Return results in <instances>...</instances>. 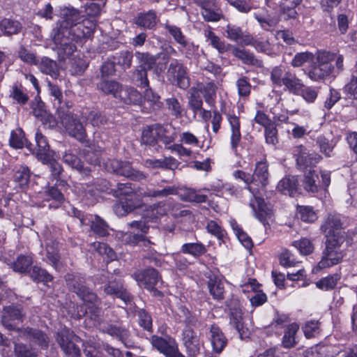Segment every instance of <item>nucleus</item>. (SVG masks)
<instances>
[{
    "mask_svg": "<svg viewBox=\"0 0 357 357\" xmlns=\"http://www.w3.org/2000/svg\"><path fill=\"white\" fill-rule=\"evenodd\" d=\"M82 17L79 10L66 7L63 10L61 20L56 23V26L53 29V41L61 60L70 56L77 49L75 45L69 42L66 34L68 28L82 21Z\"/></svg>",
    "mask_w": 357,
    "mask_h": 357,
    "instance_id": "nucleus-1",
    "label": "nucleus"
},
{
    "mask_svg": "<svg viewBox=\"0 0 357 357\" xmlns=\"http://www.w3.org/2000/svg\"><path fill=\"white\" fill-rule=\"evenodd\" d=\"M315 62L305 74L312 82H323L331 75L339 74L344 70V56L330 51L320 50L315 54Z\"/></svg>",
    "mask_w": 357,
    "mask_h": 357,
    "instance_id": "nucleus-2",
    "label": "nucleus"
},
{
    "mask_svg": "<svg viewBox=\"0 0 357 357\" xmlns=\"http://www.w3.org/2000/svg\"><path fill=\"white\" fill-rule=\"evenodd\" d=\"M65 279L69 289L75 292L86 305L85 314L91 319L98 321L102 315V309L97 295L85 286L84 279L79 275L67 274Z\"/></svg>",
    "mask_w": 357,
    "mask_h": 357,
    "instance_id": "nucleus-3",
    "label": "nucleus"
},
{
    "mask_svg": "<svg viewBox=\"0 0 357 357\" xmlns=\"http://www.w3.org/2000/svg\"><path fill=\"white\" fill-rule=\"evenodd\" d=\"M179 310L185 317L183 320L185 326L182 331L183 344L188 356H196L200 352L201 342L199 336L192 326L196 325L197 319L185 306H181Z\"/></svg>",
    "mask_w": 357,
    "mask_h": 357,
    "instance_id": "nucleus-4",
    "label": "nucleus"
},
{
    "mask_svg": "<svg viewBox=\"0 0 357 357\" xmlns=\"http://www.w3.org/2000/svg\"><path fill=\"white\" fill-rule=\"evenodd\" d=\"M345 240L339 236L326 240L325 248L317 266V270L330 268L342 262L345 256L344 250L342 249Z\"/></svg>",
    "mask_w": 357,
    "mask_h": 357,
    "instance_id": "nucleus-5",
    "label": "nucleus"
},
{
    "mask_svg": "<svg viewBox=\"0 0 357 357\" xmlns=\"http://www.w3.org/2000/svg\"><path fill=\"white\" fill-rule=\"evenodd\" d=\"M271 81L275 87L284 86L285 90L294 95L304 86V83L291 70L280 66H275L271 71Z\"/></svg>",
    "mask_w": 357,
    "mask_h": 357,
    "instance_id": "nucleus-6",
    "label": "nucleus"
},
{
    "mask_svg": "<svg viewBox=\"0 0 357 357\" xmlns=\"http://www.w3.org/2000/svg\"><path fill=\"white\" fill-rule=\"evenodd\" d=\"M119 202L114 206V211L118 216H123L137 208L141 200L131 188L130 183H118Z\"/></svg>",
    "mask_w": 357,
    "mask_h": 357,
    "instance_id": "nucleus-7",
    "label": "nucleus"
},
{
    "mask_svg": "<svg viewBox=\"0 0 357 357\" xmlns=\"http://www.w3.org/2000/svg\"><path fill=\"white\" fill-rule=\"evenodd\" d=\"M331 181V172L321 170L319 174L314 169L305 171L302 185L305 191L316 194L326 191Z\"/></svg>",
    "mask_w": 357,
    "mask_h": 357,
    "instance_id": "nucleus-8",
    "label": "nucleus"
},
{
    "mask_svg": "<svg viewBox=\"0 0 357 357\" xmlns=\"http://www.w3.org/2000/svg\"><path fill=\"white\" fill-rule=\"evenodd\" d=\"M66 132L71 137L84 144L89 142L85 128L76 114L65 110L58 114Z\"/></svg>",
    "mask_w": 357,
    "mask_h": 357,
    "instance_id": "nucleus-9",
    "label": "nucleus"
},
{
    "mask_svg": "<svg viewBox=\"0 0 357 357\" xmlns=\"http://www.w3.org/2000/svg\"><path fill=\"white\" fill-rule=\"evenodd\" d=\"M133 278L138 282L140 287H143L155 297H162L163 294L156 287V284L160 278L158 271L153 268H148L135 272L132 275Z\"/></svg>",
    "mask_w": 357,
    "mask_h": 357,
    "instance_id": "nucleus-10",
    "label": "nucleus"
},
{
    "mask_svg": "<svg viewBox=\"0 0 357 357\" xmlns=\"http://www.w3.org/2000/svg\"><path fill=\"white\" fill-rule=\"evenodd\" d=\"M167 78L172 84H175L181 89H187L190 85V78L187 74V68L177 59L169 63L167 73Z\"/></svg>",
    "mask_w": 357,
    "mask_h": 357,
    "instance_id": "nucleus-11",
    "label": "nucleus"
},
{
    "mask_svg": "<svg viewBox=\"0 0 357 357\" xmlns=\"http://www.w3.org/2000/svg\"><path fill=\"white\" fill-rule=\"evenodd\" d=\"M106 169L108 172L127 177L132 181H139L145 179V174L132 168L130 162L116 159L110 160L106 163Z\"/></svg>",
    "mask_w": 357,
    "mask_h": 357,
    "instance_id": "nucleus-12",
    "label": "nucleus"
},
{
    "mask_svg": "<svg viewBox=\"0 0 357 357\" xmlns=\"http://www.w3.org/2000/svg\"><path fill=\"white\" fill-rule=\"evenodd\" d=\"M77 338L73 331L67 328L59 330L56 335V341L61 350L71 357H81L80 349L75 343Z\"/></svg>",
    "mask_w": 357,
    "mask_h": 357,
    "instance_id": "nucleus-13",
    "label": "nucleus"
},
{
    "mask_svg": "<svg viewBox=\"0 0 357 357\" xmlns=\"http://www.w3.org/2000/svg\"><path fill=\"white\" fill-rule=\"evenodd\" d=\"M25 316L26 313L22 307L14 305L6 306L3 309L1 323L9 331L20 332L22 328H18L17 325L22 323Z\"/></svg>",
    "mask_w": 357,
    "mask_h": 357,
    "instance_id": "nucleus-14",
    "label": "nucleus"
},
{
    "mask_svg": "<svg viewBox=\"0 0 357 357\" xmlns=\"http://www.w3.org/2000/svg\"><path fill=\"white\" fill-rule=\"evenodd\" d=\"M102 332L120 340L126 348H133L135 342L130 334V331L121 325L113 324H105L101 326Z\"/></svg>",
    "mask_w": 357,
    "mask_h": 357,
    "instance_id": "nucleus-15",
    "label": "nucleus"
},
{
    "mask_svg": "<svg viewBox=\"0 0 357 357\" xmlns=\"http://www.w3.org/2000/svg\"><path fill=\"white\" fill-rule=\"evenodd\" d=\"M342 222L337 215L329 214L324 220L320 227L322 233L324 234L326 239L337 236L346 239L345 232L341 231Z\"/></svg>",
    "mask_w": 357,
    "mask_h": 357,
    "instance_id": "nucleus-16",
    "label": "nucleus"
},
{
    "mask_svg": "<svg viewBox=\"0 0 357 357\" xmlns=\"http://www.w3.org/2000/svg\"><path fill=\"white\" fill-rule=\"evenodd\" d=\"M103 290L107 295L120 298L126 304L130 303L132 301V296L127 290L124 282L121 279L109 280L105 284Z\"/></svg>",
    "mask_w": 357,
    "mask_h": 357,
    "instance_id": "nucleus-17",
    "label": "nucleus"
},
{
    "mask_svg": "<svg viewBox=\"0 0 357 357\" xmlns=\"http://www.w3.org/2000/svg\"><path fill=\"white\" fill-rule=\"evenodd\" d=\"M305 151V148L303 145L296 146L294 151V155L296 156L297 166L304 172L309 169H312L322 159L319 154L315 153H309Z\"/></svg>",
    "mask_w": 357,
    "mask_h": 357,
    "instance_id": "nucleus-18",
    "label": "nucleus"
},
{
    "mask_svg": "<svg viewBox=\"0 0 357 357\" xmlns=\"http://www.w3.org/2000/svg\"><path fill=\"white\" fill-rule=\"evenodd\" d=\"M252 195L254 200H250V206L254 211L256 218L265 225L272 218L273 210L263 198L257 195L256 192Z\"/></svg>",
    "mask_w": 357,
    "mask_h": 357,
    "instance_id": "nucleus-19",
    "label": "nucleus"
},
{
    "mask_svg": "<svg viewBox=\"0 0 357 357\" xmlns=\"http://www.w3.org/2000/svg\"><path fill=\"white\" fill-rule=\"evenodd\" d=\"M252 176L253 184L259 189L264 190L269 183L270 177L268 163L265 158L256 162Z\"/></svg>",
    "mask_w": 357,
    "mask_h": 357,
    "instance_id": "nucleus-20",
    "label": "nucleus"
},
{
    "mask_svg": "<svg viewBox=\"0 0 357 357\" xmlns=\"http://www.w3.org/2000/svg\"><path fill=\"white\" fill-rule=\"evenodd\" d=\"M51 265L56 271L61 268L59 243L53 238L47 239L45 243V257L43 259Z\"/></svg>",
    "mask_w": 357,
    "mask_h": 357,
    "instance_id": "nucleus-21",
    "label": "nucleus"
},
{
    "mask_svg": "<svg viewBox=\"0 0 357 357\" xmlns=\"http://www.w3.org/2000/svg\"><path fill=\"white\" fill-rule=\"evenodd\" d=\"M92 33L93 29L91 27L86 26L80 22L68 29L66 37L69 38V42L75 45V43L82 42L83 39L90 37Z\"/></svg>",
    "mask_w": 357,
    "mask_h": 357,
    "instance_id": "nucleus-22",
    "label": "nucleus"
},
{
    "mask_svg": "<svg viewBox=\"0 0 357 357\" xmlns=\"http://www.w3.org/2000/svg\"><path fill=\"white\" fill-rule=\"evenodd\" d=\"M208 339L211 341L213 350L216 354H220L227 344V339L221 328L216 324H212L209 328Z\"/></svg>",
    "mask_w": 357,
    "mask_h": 357,
    "instance_id": "nucleus-23",
    "label": "nucleus"
},
{
    "mask_svg": "<svg viewBox=\"0 0 357 357\" xmlns=\"http://www.w3.org/2000/svg\"><path fill=\"white\" fill-rule=\"evenodd\" d=\"M227 121L230 126V146L234 151H237L241 142V121L239 117L235 114H228L227 115Z\"/></svg>",
    "mask_w": 357,
    "mask_h": 357,
    "instance_id": "nucleus-24",
    "label": "nucleus"
},
{
    "mask_svg": "<svg viewBox=\"0 0 357 357\" xmlns=\"http://www.w3.org/2000/svg\"><path fill=\"white\" fill-rule=\"evenodd\" d=\"M229 325L237 331L241 340L248 337V328L244 326L243 312L240 308L234 307L230 309Z\"/></svg>",
    "mask_w": 357,
    "mask_h": 357,
    "instance_id": "nucleus-25",
    "label": "nucleus"
},
{
    "mask_svg": "<svg viewBox=\"0 0 357 357\" xmlns=\"http://www.w3.org/2000/svg\"><path fill=\"white\" fill-rule=\"evenodd\" d=\"M20 333L23 337L26 339H29L42 349H47L49 345V339L47 335L42 331L37 328L27 327L20 330Z\"/></svg>",
    "mask_w": 357,
    "mask_h": 357,
    "instance_id": "nucleus-26",
    "label": "nucleus"
},
{
    "mask_svg": "<svg viewBox=\"0 0 357 357\" xmlns=\"http://www.w3.org/2000/svg\"><path fill=\"white\" fill-rule=\"evenodd\" d=\"M158 20L156 12L153 10H149L146 12L139 13L135 19V23L141 28L154 30Z\"/></svg>",
    "mask_w": 357,
    "mask_h": 357,
    "instance_id": "nucleus-27",
    "label": "nucleus"
},
{
    "mask_svg": "<svg viewBox=\"0 0 357 357\" xmlns=\"http://www.w3.org/2000/svg\"><path fill=\"white\" fill-rule=\"evenodd\" d=\"M195 87L199 94H202L205 102L209 106H214L218 89V86L214 82H198Z\"/></svg>",
    "mask_w": 357,
    "mask_h": 357,
    "instance_id": "nucleus-28",
    "label": "nucleus"
},
{
    "mask_svg": "<svg viewBox=\"0 0 357 357\" xmlns=\"http://www.w3.org/2000/svg\"><path fill=\"white\" fill-rule=\"evenodd\" d=\"M62 160L64 163L85 176H89L91 172L90 167L85 165L76 155L70 151H66L63 155Z\"/></svg>",
    "mask_w": 357,
    "mask_h": 357,
    "instance_id": "nucleus-29",
    "label": "nucleus"
},
{
    "mask_svg": "<svg viewBox=\"0 0 357 357\" xmlns=\"http://www.w3.org/2000/svg\"><path fill=\"white\" fill-rule=\"evenodd\" d=\"M277 189L284 195L294 197L299 193L298 181L296 176H286L279 181Z\"/></svg>",
    "mask_w": 357,
    "mask_h": 357,
    "instance_id": "nucleus-30",
    "label": "nucleus"
},
{
    "mask_svg": "<svg viewBox=\"0 0 357 357\" xmlns=\"http://www.w3.org/2000/svg\"><path fill=\"white\" fill-rule=\"evenodd\" d=\"M49 91L52 97L54 107L56 109L58 114L65 110H68L72 107V103L69 101L63 100V93L61 89L56 85L49 84Z\"/></svg>",
    "mask_w": 357,
    "mask_h": 357,
    "instance_id": "nucleus-31",
    "label": "nucleus"
},
{
    "mask_svg": "<svg viewBox=\"0 0 357 357\" xmlns=\"http://www.w3.org/2000/svg\"><path fill=\"white\" fill-rule=\"evenodd\" d=\"M98 89L107 95H112L114 98L120 99L124 87L119 82L102 79L97 85Z\"/></svg>",
    "mask_w": 357,
    "mask_h": 357,
    "instance_id": "nucleus-32",
    "label": "nucleus"
},
{
    "mask_svg": "<svg viewBox=\"0 0 357 357\" xmlns=\"http://www.w3.org/2000/svg\"><path fill=\"white\" fill-rule=\"evenodd\" d=\"M45 196V201L50 202L48 208L50 209H56L59 208L64 202L63 194L55 185H47L44 192Z\"/></svg>",
    "mask_w": 357,
    "mask_h": 357,
    "instance_id": "nucleus-33",
    "label": "nucleus"
},
{
    "mask_svg": "<svg viewBox=\"0 0 357 357\" xmlns=\"http://www.w3.org/2000/svg\"><path fill=\"white\" fill-rule=\"evenodd\" d=\"M13 181L20 188H26L33 174L26 165H16L14 168Z\"/></svg>",
    "mask_w": 357,
    "mask_h": 357,
    "instance_id": "nucleus-34",
    "label": "nucleus"
},
{
    "mask_svg": "<svg viewBox=\"0 0 357 357\" xmlns=\"http://www.w3.org/2000/svg\"><path fill=\"white\" fill-rule=\"evenodd\" d=\"M40 162L49 167L52 179L59 182L60 185H64L66 181L62 178L63 173L62 165L57 160L54 159L52 156L43 158Z\"/></svg>",
    "mask_w": 357,
    "mask_h": 357,
    "instance_id": "nucleus-35",
    "label": "nucleus"
},
{
    "mask_svg": "<svg viewBox=\"0 0 357 357\" xmlns=\"http://www.w3.org/2000/svg\"><path fill=\"white\" fill-rule=\"evenodd\" d=\"M232 54L242 61L244 64L257 67H260L262 65V61L257 59L252 52L246 49L234 47L232 49Z\"/></svg>",
    "mask_w": 357,
    "mask_h": 357,
    "instance_id": "nucleus-36",
    "label": "nucleus"
},
{
    "mask_svg": "<svg viewBox=\"0 0 357 357\" xmlns=\"http://www.w3.org/2000/svg\"><path fill=\"white\" fill-rule=\"evenodd\" d=\"M152 346L165 356L170 352L177 344L174 339L169 337L168 340L153 335L151 337Z\"/></svg>",
    "mask_w": 357,
    "mask_h": 357,
    "instance_id": "nucleus-37",
    "label": "nucleus"
},
{
    "mask_svg": "<svg viewBox=\"0 0 357 357\" xmlns=\"http://www.w3.org/2000/svg\"><path fill=\"white\" fill-rule=\"evenodd\" d=\"M176 137L177 135L174 128L170 125L160 124L158 141L165 145L166 149H168V147L174 144Z\"/></svg>",
    "mask_w": 357,
    "mask_h": 357,
    "instance_id": "nucleus-38",
    "label": "nucleus"
},
{
    "mask_svg": "<svg viewBox=\"0 0 357 357\" xmlns=\"http://www.w3.org/2000/svg\"><path fill=\"white\" fill-rule=\"evenodd\" d=\"M160 123H154L144 127L142 132V143L155 146L158 142Z\"/></svg>",
    "mask_w": 357,
    "mask_h": 357,
    "instance_id": "nucleus-39",
    "label": "nucleus"
},
{
    "mask_svg": "<svg viewBox=\"0 0 357 357\" xmlns=\"http://www.w3.org/2000/svg\"><path fill=\"white\" fill-rule=\"evenodd\" d=\"M299 330V326L296 323L288 324L284 329V335L282 338V347L285 349H291L294 347L297 342L296 341V335Z\"/></svg>",
    "mask_w": 357,
    "mask_h": 357,
    "instance_id": "nucleus-40",
    "label": "nucleus"
},
{
    "mask_svg": "<svg viewBox=\"0 0 357 357\" xmlns=\"http://www.w3.org/2000/svg\"><path fill=\"white\" fill-rule=\"evenodd\" d=\"M33 262L32 255H20L11 264V268L15 272L26 273L30 271V267Z\"/></svg>",
    "mask_w": 357,
    "mask_h": 357,
    "instance_id": "nucleus-41",
    "label": "nucleus"
},
{
    "mask_svg": "<svg viewBox=\"0 0 357 357\" xmlns=\"http://www.w3.org/2000/svg\"><path fill=\"white\" fill-rule=\"evenodd\" d=\"M124 241L127 244L131 245H139L145 248H150L151 245H154V243L151 242L146 236L145 234L135 233V232H127L124 235Z\"/></svg>",
    "mask_w": 357,
    "mask_h": 357,
    "instance_id": "nucleus-42",
    "label": "nucleus"
},
{
    "mask_svg": "<svg viewBox=\"0 0 357 357\" xmlns=\"http://www.w3.org/2000/svg\"><path fill=\"white\" fill-rule=\"evenodd\" d=\"M22 29L21 23L17 20L4 18L0 20V36H10L19 33Z\"/></svg>",
    "mask_w": 357,
    "mask_h": 357,
    "instance_id": "nucleus-43",
    "label": "nucleus"
},
{
    "mask_svg": "<svg viewBox=\"0 0 357 357\" xmlns=\"http://www.w3.org/2000/svg\"><path fill=\"white\" fill-rule=\"evenodd\" d=\"M181 252L197 259L207 252V248L202 242L186 243L181 245Z\"/></svg>",
    "mask_w": 357,
    "mask_h": 357,
    "instance_id": "nucleus-44",
    "label": "nucleus"
},
{
    "mask_svg": "<svg viewBox=\"0 0 357 357\" xmlns=\"http://www.w3.org/2000/svg\"><path fill=\"white\" fill-rule=\"evenodd\" d=\"M35 139L37 144L36 155L38 160L41 161L43 158L52 156L50 153V146L47 139L38 130L35 134Z\"/></svg>",
    "mask_w": 357,
    "mask_h": 357,
    "instance_id": "nucleus-45",
    "label": "nucleus"
},
{
    "mask_svg": "<svg viewBox=\"0 0 357 357\" xmlns=\"http://www.w3.org/2000/svg\"><path fill=\"white\" fill-rule=\"evenodd\" d=\"M9 97L13 100L14 103L20 105H26L29 97L26 92V89L21 84L15 83L10 91Z\"/></svg>",
    "mask_w": 357,
    "mask_h": 357,
    "instance_id": "nucleus-46",
    "label": "nucleus"
},
{
    "mask_svg": "<svg viewBox=\"0 0 357 357\" xmlns=\"http://www.w3.org/2000/svg\"><path fill=\"white\" fill-rule=\"evenodd\" d=\"M204 36L207 40L210 41L213 47L217 50L220 54H224L228 52L231 47L230 44L222 40L220 37L215 35V33L211 29L205 30Z\"/></svg>",
    "mask_w": 357,
    "mask_h": 357,
    "instance_id": "nucleus-47",
    "label": "nucleus"
},
{
    "mask_svg": "<svg viewBox=\"0 0 357 357\" xmlns=\"http://www.w3.org/2000/svg\"><path fill=\"white\" fill-rule=\"evenodd\" d=\"M135 314L137 317V322L140 327L149 333H153V319L151 314L144 308L137 307Z\"/></svg>",
    "mask_w": 357,
    "mask_h": 357,
    "instance_id": "nucleus-48",
    "label": "nucleus"
},
{
    "mask_svg": "<svg viewBox=\"0 0 357 357\" xmlns=\"http://www.w3.org/2000/svg\"><path fill=\"white\" fill-rule=\"evenodd\" d=\"M165 29L181 47H192V43L187 40L185 36L178 26L166 23L165 24Z\"/></svg>",
    "mask_w": 357,
    "mask_h": 357,
    "instance_id": "nucleus-49",
    "label": "nucleus"
},
{
    "mask_svg": "<svg viewBox=\"0 0 357 357\" xmlns=\"http://www.w3.org/2000/svg\"><path fill=\"white\" fill-rule=\"evenodd\" d=\"M226 37L231 41L240 42L245 45V38L250 35L235 24H228L225 28Z\"/></svg>",
    "mask_w": 357,
    "mask_h": 357,
    "instance_id": "nucleus-50",
    "label": "nucleus"
},
{
    "mask_svg": "<svg viewBox=\"0 0 357 357\" xmlns=\"http://www.w3.org/2000/svg\"><path fill=\"white\" fill-rule=\"evenodd\" d=\"M135 58L139 63V68H145L149 70L153 68L156 64L157 57L149 52H136L135 53Z\"/></svg>",
    "mask_w": 357,
    "mask_h": 357,
    "instance_id": "nucleus-51",
    "label": "nucleus"
},
{
    "mask_svg": "<svg viewBox=\"0 0 357 357\" xmlns=\"http://www.w3.org/2000/svg\"><path fill=\"white\" fill-rule=\"evenodd\" d=\"M181 200L188 202H195L197 204L205 203L207 201V196L199 194L197 190L193 188H184L179 193Z\"/></svg>",
    "mask_w": 357,
    "mask_h": 357,
    "instance_id": "nucleus-52",
    "label": "nucleus"
},
{
    "mask_svg": "<svg viewBox=\"0 0 357 357\" xmlns=\"http://www.w3.org/2000/svg\"><path fill=\"white\" fill-rule=\"evenodd\" d=\"M132 58V52L123 50L116 53L113 56L112 59L116 65L120 66L123 70H126L131 67Z\"/></svg>",
    "mask_w": 357,
    "mask_h": 357,
    "instance_id": "nucleus-53",
    "label": "nucleus"
},
{
    "mask_svg": "<svg viewBox=\"0 0 357 357\" xmlns=\"http://www.w3.org/2000/svg\"><path fill=\"white\" fill-rule=\"evenodd\" d=\"M26 139L24 136V132L22 128H16L10 132V136L9 139V145L13 149H22L24 145L27 146V148L30 149L29 145L26 144Z\"/></svg>",
    "mask_w": 357,
    "mask_h": 357,
    "instance_id": "nucleus-54",
    "label": "nucleus"
},
{
    "mask_svg": "<svg viewBox=\"0 0 357 357\" xmlns=\"http://www.w3.org/2000/svg\"><path fill=\"white\" fill-rule=\"evenodd\" d=\"M39 68L43 73L50 75L53 78H57L59 75V70L56 61L47 58H42Z\"/></svg>",
    "mask_w": 357,
    "mask_h": 357,
    "instance_id": "nucleus-55",
    "label": "nucleus"
},
{
    "mask_svg": "<svg viewBox=\"0 0 357 357\" xmlns=\"http://www.w3.org/2000/svg\"><path fill=\"white\" fill-rule=\"evenodd\" d=\"M210 294L213 299L222 301L225 298V287L223 282L217 278L210 279L208 282Z\"/></svg>",
    "mask_w": 357,
    "mask_h": 357,
    "instance_id": "nucleus-56",
    "label": "nucleus"
},
{
    "mask_svg": "<svg viewBox=\"0 0 357 357\" xmlns=\"http://www.w3.org/2000/svg\"><path fill=\"white\" fill-rule=\"evenodd\" d=\"M143 96L133 88H124L119 100L126 104L140 105L142 102Z\"/></svg>",
    "mask_w": 357,
    "mask_h": 357,
    "instance_id": "nucleus-57",
    "label": "nucleus"
},
{
    "mask_svg": "<svg viewBox=\"0 0 357 357\" xmlns=\"http://www.w3.org/2000/svg\"><path fill=\"white\" fill-rule=\"evenodd\" d=\"M254 17L259 22L261 28L268 31H272L280 22L278 17H273L269 15H262L260 13H255Z\"/></svg>",
    "mask_w": 357,
    "mask_h": 357,
    "instance_id": "nucleus-58",
    "label": "nucleus"
},
{
    "mask_svg": "<svg viewBox=\"0 0 357 357\" xmlns=\"http://www.w3.org/2000/svg\"><path fill=\"white\" fill-rule=\"evenodd\" d=\"M90 227L91 231L100 237H105L109 234V225L98 215H96L94 219L91 221Z\"/></svg>",
    "mask_w": 357,
    "mask_h": 357,
    "instance_id": "nucleus-59",
    "label": "nucleus"
},
{
    "mask_svg": "<svg viewBox=\"0 0 357 357\" xmlns=\"http://www.w3.org/2000/svg\"><path fill=\"white\" fill-rule=\"evenodd\" d=\"M315 142L319 148L320 152L326 157L330 158L333 156V151L335 146L333 140L328 139L324 135H319Z\"/></svg>",
    "mask_w": 357,
    "mask_h": 357,
    "instance_id": "nucleus-60",
    "label": "nucleus"
},
{
    "mask_svg": "<svg viewBox=\"0 0 357 357\" xmlns=\"http://www.w3.org/2000/svg\"><path fill=\"white\" fill-rule=\"evenodd\" d=\"M29 273L31 278L35 282H49L53 280V276L51 274L38 266H33Z\"/></svg>",
    "mask_w": 357,
    "mask_h": 357,
    "instance_id": "nucleus-61",
    "label": "nucleus"
},
{
    "mask_svg": "<svg viewBox=\"0 0 357 357\" xmlns=\"http://www.w3.org/2000/svg\"><path fill=\"white\" fill-rule=\"evenodd\" d=\"M147 71L145 68H139L138 67L133 70L132 79L137 86L145 88L149 86Z\"/></svg>",
    "mask_w": 357,
    "mask_h": 357,
    "instance_id": "nucleus-62",
    "label": "nucleus"
},
{
    "mask_svg": "<svg viewBox=\"0 0 357 357\" xmlns=\"http://www.w3.org/2000/svg\"><path fill=\"white\" fill-rule=\"evenodd\" d=\"M238 95L241 98H248L251 93L252 86L250 79L246 76H241L236 82Z\"/></svg>",
    "mask_w": 357,
    "mask_h": 357,
    "instance_id": "nucleus-63",
    "label": "nucleus"
},
{
    "mask_svg": "<svg viewBox=\"0 0 357 357\" xmlns=\"http://www.w3.org/2000/svg\"><path fill=\"white\" fill-rule=\"evenodd\" d=\"M13 352L15 357H37L38 353L29 345L14 343Z\"/></svg>",
    "mask_w": 357,
    "mask_h": 357,
    "instance_id": "nucleus-64",
    "label": "nucleus"
}]
</instances>
